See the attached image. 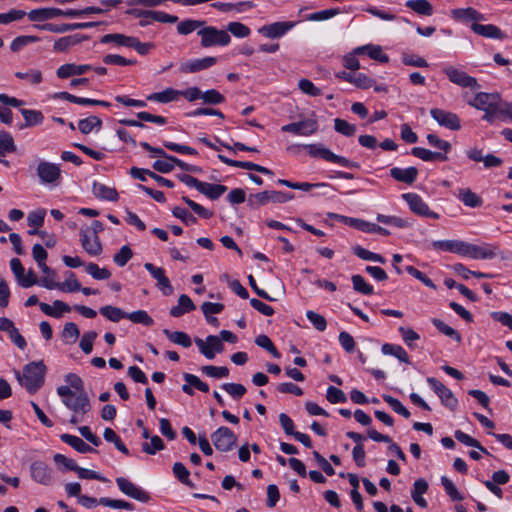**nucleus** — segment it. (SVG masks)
Instances as JSON below:
<instances>
[{
    "label": "nucleus",
    "mask_w": 512,
    "mask_h": 512,
    "mask_svg": "<svg viewBox=\"0 0 512 512\" xmlns=\"http://www.w3.org/2000/svg\"><path fill=\"white\" fill-rule=\"evenodd\" d=\"M402 198L409 205L410 210L422 217L438 219L440 216L438 213L431 211L428 205L424 202V200L415 193H405L402 195Z\"/></svg>",
    "instance_id": "obj_8"
},
{
    "label": "nucleus",
    "mask_w": 512,
    "mask_h": 512,
    "mask_svg": "<svg viewBox=\"0 0 512 512\" xmlns=\"http://www.w3.org/2000/svg\"><path fill=\"white\" fill-rule=\"evenodd\" d=\"M318 122L314 118H307L298 122H293L282 126L283 132H289L296 135L310 136L318 131Z\"/></svg>",
    "instance_id": "obj_9"
},
{
    "label": "nucleus",
    "mask_w": 512,
    "mask_h": 512,
    "mask_svg": "<svg viewBox=\"0 0 512 512\" xmlns=\"http://www.w3.org/2000/svg\"><path fill=\"white\" fill-rule=\"evenodd\" d=\"M15 76L19 79H23L31 83L32 85H38L42 82V73L37 69H30L26 72H16Z\"/></svg>",
    "instance_id": "obj_59"
},
{
    "label": "nucleus",
    "mask_w": 512,
    "mask_h": 512,
    "mask_svg": "<svg viewBox=\"0 0 512 512\" xmlns=\"http://www.w3.org/2000/svg\"><path fill=\"white\" fill-rule=\"evenodd\" d=\"M390 175L396 181L412 184L417 179L418 169L416 167H408L405 169L394 167L390 169Z\"/></svg>",
    "instance_id": "obj_27"
},
{
    "label": "nucleus",
    "mask_w": 512,
    "mask_h": 512,
    "mask_svg": "<svg viewBox=\"0 0 512 512\" xmlns=\"http://www.w3.org/2000/svg\"><path fill=\"white\" fill-rule=\"evenodd\" d=\"M294 198V194L285 193L281 191H263L256 194H251L247 200V203L252 208H258L266 205L269 202L272 203H285Z\"/></svg>",
    "instance_id": "obj_4"
},
{
    "label": "nucleus",
    "mask_w": 512,
    "mask_h": 512,
    "mask_svg": "<svg viewBox=\"0 0 512 512\" xmlns=\"http://www.w3.org/2000/svg\"><path fill=\"white\" fill-rule=\"evenodd\" d=\"M412 155L417 158H420L423 161H447L448 157L446 154L441 152H433L428 149L422 147H414L411 150Z\"/></svg>",
    "instance_id": "obj_40"
},
{
    "label": "nucleus",
    "mask_w": 512,
    "mask_h": 512,
    "mask_svg": "<svg viewBox=\"0 0 512 512\" xmlns=\"http://www.w3.org/2000/svg\"><path fill=\"white\" fill-rule=\"evenodd\" d=\"M30 474L34 481L42 485H50L53 481V470L43 461H34L30 465Z\"/></svg>",
    "instance_id": "obj_17"
},
{
    "label": "nucleus",
    "mask_w": 512,
    "mask_h": 512,
    "mask_svg": "<svg viewBox=\"0 0 512 512\" xmlns=\"http://www.w3.org/2000/svg\"><path fill=\"white\" fill-rule=\"evenodd\" d=\"M37 175L44 184L57 182L61 177L60 166L48 161H40L37 166Z\"/></svg>",
    "instance_id": "obj_15"
},
{
    "label": "nucleus",
    "mask_w": 512,
    "mask_h": 512,
    "mask_svg": "<svg viewBox=\"0 0 512 512\" xmlns=\"http://www.w3.org/2000/svg\"><path fill=\"white\" fill-rule=\"evenodd\" d=\"M195 308L196 307L190 297L186 294H182L179 296L178 305L170 309V315L173 317H180L185 313L195 310Z\"/></svg>",
    "instance_id": "obj_38"
},
{
    "label": "nucleus",
    "mask_w": 512,
    "mask_h": 512,
    "mask_svg": "<svg viewBox=\"0 0 512 512\" xmlns=\"http://www.w3.org/2000/svg\"><path fill=\"white\" fill-rule=\"evenodd\" d=\"M451 16L453 19L461 22L485 20L484 15L472 7L453 9L451 10Z\"/></svg>",
    "instance_id": "obj_25"
},
{
    "label": "nucleus",
    "mask_w": 512,
    "mask_h": 512,
    "mask_svg": "<svg viewBox=\"0 0 512 512\" xmlns=\"http://www.w3.org/2000/svg\"><path fill=\"white\" fill-rule=\"evenodd\" d=\"M226 190L227 187L224 185L203 182L199 192L210 199L216 200L224 194Z\"/></svg>",
    "instance_id": "obj_45"
},
{
    "label": "nucleus",
    "mask_w": 512,
    "mask_h": 512,
    "mask_svg": "<svg viewBox=\"0 0 512 512\" xmlns=\"http://www.w3.org/2000/svg\"><path fill=\"white\" fill-rule=\"evenodd\" d=\"M465 241L462 240H437L432 243L436 250L456 253L462 256Z\"/></svg>",
    "instance_id": "obj_32"
},
{
    "label": "nucleus",
    "mask_w": 512,
    "mask_h": 512,
    "mask_svg": "<svg viewBox=\"0 0 512 512\" xmlns=\"http://www.w3.org/2000/svg\"><path fill=\"white\" fill-rule=\"evenodd\" d=\"M163 333L171 342H173L177 345L188 348L192 344V340L186 332L170 331L168 329H164Z\"/></svg>",
    "instance_id": "obj_43"
},
{
    "label": "nucleus",
    "mask_w": 512,
    "mask_h": 512,
    "mask_svg": "<svg viewBox=\"0 0 512 512\" xmlns=\"http://www.w3.org/2000/svg\"><path fill=\"white\" fill-rule=\"evenodd\" d=\"M116 483L120 491L125 495L144 503L150 500L149 494L140 487L136 486L130 480L124 477H118L116 479Z\"/></svg>",
    "instance_id": "obj_14"
},
{
    "label": "nucleus",
    "mask_w": 512,
    "mask_h": 512,
    "mask_svg": "<svg viewBox=\"0 0 512 512\" xmlns=\"http://www.w3.org/2000/svg\"><path fill=\"white\" fill-rule=\"evenodd\" d=\"M130 175L133 177V178H136V179H139L141 181H145L146 180V175L151 177L153 179V181H156L159 185L161 186H165V187H168V188H173L174 187V183L169 180V179H166L148 169H142V168H137V167H132L130 169Z\"/></svg>",
    "instance_id": "obj_22"
},
{
    "label": "nucleus",
    "mask_w": 512,
    "mask_h": 512,
    "mask_svg": "<svg viewBox=\"0 0 512 512\" xmlns=\"http://www.w3.org/2000/svg\"><path fill=\"white\" fill-rule=\"evenodd\" d=\"M164 448L165 444L163 440L157 435L150 438V443L145 442L142 444L143 452L149 455H154L157 451L163 450Z\"/></svg>",
    "instance_id": "obj_56"
},
{
    "label": "nucleus",
    "mask_w": 512,
    "mask_h": 512,
    "mask_svg": "<svg viewBox=\"0 0 512 512\" xmlns=\"http://www.w3.org/2000/svg\"><path fill=\"white\" fill-rule=\"evenodd\" d=\"M16 146L13 137L6 131H0V154L4 155L6 152H14Z\"/></svg>",
    "instance_id": "obj_61"
},
{
    "label": "nucleus",
    "mask_w": 512,
    "mask_h": 512,
    "mask_svg": "<svg viewBox=\"0 0 512 512\" xmlns=\"http://www.w3.org/2000/svg\"><path fill=\"white\" fill-rule=\"evenodd\" d=\"M144 268L156 280V287L162 291L165 296L173 293V287L169 278L165 275V270L162 267H157L152 263H145Z\"/></svg>",
    "instance_id": "obj_13"
},
{
    "label": "nucleus",
    "mask_w": 512,
    "mask_h": 512,
    "mask_svg": "<svg viewBox=\"0 0 512 512\" xmlns=\"http://www.w3.org/2000/svg\"><path fill=\"white\" fill-rule=\"evenodd\" d=\"M431 117L441 126L450 130H459L461 128L459 117L452 112L443 109L434 108L430 111Z\"/></svg>",
    "instance_id": "obj_16"
},
{
    "label": "nucleus",
    "mask_w": 512,
    "mask_h": 512,
    "mask_svg": "<svg viewBox=\"0 0 512 512\" xmlns=\"http://www.w3.org/2000/svg\"><path fill=\"white\" fill-rule=\"evenodd\" d=\"M220 337L216 335H209L205 340L201 338H195L194 342L199 348L201 354L207 359H214L216 343L219 342Z\"/></svg>",
    "instance_id": "obj_24"
},
{
    "label": "nucleus",
    "mask_w": 512,
    "mask_h": 512,
    "mask_svg": "<svg viewBox=\"0 0 512 512\" xmlns=\"http://www.w3.org/2000/svg\"><path fill=\"white\" fill-rule=\"evenodd\" d=\"M382 398L396 413L402 415L405 418H409L411 416L409 410L403 406L398 399L387 394H384Z\"/></svg>",
    "instance_id": "obj_55"
},
{
    "label": "nucleus",
    "mask_w": 512,
    "mask_h": 512,
    "mask_svg": "<svg viewBox=\"0 0 512 512\" xmlns=\"http://www.w3.org/2000/svg\"><path fill=\"white\" fill-rule=\"evenodd\" d=\"M458 198L464 203L465 206L475 208L482 205V199L469 188H462L458 191Z\"/></svg>",
    "instance_id": "obj_41"
},
{
    "label": "nucleus",
    "mask_w": 512,
    "mask_h": 512,
    "mask_svg": "<svg viewBox=\"0 0 512 512\" xmlns=\"http://www.w3.org/2000/svg\"><path fill=\"white\" fill-rule=\"evenodd\" d=\"M216 62L217 58L211 56L195 59L182 63L180 71L183 73H195L213 66Z\"/></svg>",
    "instance_id": "obj_21"
},
{
    "label": "nucleus",
    "mask_w": 512,
    "mask_h": 512,
    "mask_svg": "<svg viewBox=\"0 0 512 512\" xmlns=\"http://www.w3.org/2000/svg\"><path fill=\"white\" fill-rule=\"evenodd\" d=\"M198 36L201 38L200 45L203 48L226 46L231 41V37L227 31L214 26H207L206 23L198 30Z\"/></svg>",
    "instance_id": "obj_2"
},
{
    "label": "nucleus",
    "mask_w": 512,
    "mask_h": 512,
    "mask_svg": "<svg viewBox=\"0 0 512 512\" xmlns=\"http://www.w3.org/2000/svg\"><path fill=\"white\" fill-rule=\"evenodd\" d=\"M427 382L440 398L443 405L454 410L458 404L452 391L434 377H428Z\"/></svg>",
    "instance_id": "obj_12"
},
{
    "label": "nucleus",
    "mask_w": 512,
    "mask_h": 512,
    "mask_svg": "<svg viewBox=\"0 0 512 512\" xmlns=\"http://www.w3.org/2000/svg\"><path fill=\"white\" fill-rule=\"evenodd\" d=\"M89 36L82 34H73L65 37H61L56 40L54 44V50L57 52H66L70 47L75 46L82 41L88 40Z\"/></svg>",
    "instance_id": "obj_30"
},
{
    "label": "nucleus",
    "mask_w": 512,
    "mask_h": 512,
    "mask_svg": "<svg viewBox=\"0 0 512 512\" xmlns=\"http://www.w3.org/2000/svg\"><path fill=\"white\" fill-rule=\"evenodd\" d=\"M61 9L58 8H41L31 10L27 15L30 21H45L59 17Z\"/></svg>",
    "instance_id": "obj_37"
},
{
    "label": "nucleus",
    "mask_w": 512,
    "mask_h": 512,
    "mask_svg": "<svg viewBox=\"0 0 512 512\" xmlns=\"http://www.w3.org/2000/svg\"><path fill=\"white\" fill-rule=\"evenodd\" d=\"M330 217L337 218L345 223H349L351 226L355 227L356 229L367 232V233H378L384 236H388L390 232L374 223H370L364 220L355 219V218H348L346 216H341L337 214H329Z\"/></svg>",
    "instance_id": "obj_11"
},
{
    "label": "nucleus",
    "mask_w": 512,
    "mask_h": 512,
    "mask_svg": "<svg viewBox=\"0 0 512 512\" xmlns=\"http://www.w3.org/2000/svg\"><path fill=\"white\" fill-rule=\"evenodd\" d=\"M213 445L218 451H231L236 443L237 436L228 427L222 426L211 434Z\"/></svg>",
    "instance_id": "obj_6"
},
{
    "label": "nucleus",
    "mask_w": 512,
    "mask_h": 512,
    "mask_svg": "<svg viewBox=\"0 0 512 512\" xmlns=\"http://www.w3.org/2000/svg\"><path fill=\"white\" fill-rule=\"evenodd\" d=\"M471 29L474 33L486 37V38H492V39H503L504 34L503 32L495 25L493 24H479V23H473L471 25Z\"/></svg>",
    "instance_id": "obj_29"
},
{
    "label": "nucleus",
    "mask_w": 512,
    "mask_h": 512,
    "mask_svg": "<svg viewBox=\"0 0 512 512\" xmlns=\"http://www.w3.org/2000/svg\"><path fill=\"white\" fill-rule=\"evenodd\" d=\"M45 372L46 366L43 361L31 362L24 366L22 375L16 372V377L20 385L33 394L44 384Z\"/></svg>",
    "instance_id": "obj_1"
},
{
    "label": "nucleus",
    "mask_w": 512,
    "mask_h": 512,
    "mask_svg": "<svg viewBox=\"0 0 512 512\" xmlns=\"http://www.w3.org/2000/svg\"><path fill=\"white\" fill-rule=\"evenodd\" d=\"M334 128L338 133L343 134L348 137L353 136L357 130V128L354 124H350L346 120H343L340 118H336L334 120Z\"/></svg>",
    "instance_id": "obj_62"
},
{
    "label": "nucleus",
    "mask_w": 512,
    "mask_h": 512,
    "mask_svg": "<svg viewBox=\"0 0 512 512\" xmlns=\"http://www.w3.org/2000/svg\"><path fill=\"white\" fill-rule=\"evenodd\" d=\"M482 119L491 124L496 120L512 122V103L504 101L499 94L495 106L490 111H487V114H484Z\"/></svg>",
    "instance_id": "obj_5"
},
{
    "label": "nucleus",
    "mask_w": 512,
    "mask_h": 512,
    "mask_svg": "<svg viewBox=\"0 0 512 512\" xmlns=\"http://www.w3.org/2000/svg\"><path fill=\"white\" fill-rule=\"evenodd\" d=\"M180 98V90L174 88H167L161 92H155L147 96L148 101L159 103H169L177 101Z\"/></svg>",
    "instance_id": "obj_34"
},
{
    "label": "nucleus",
    "mask_w": 512,
    "mask_h": 512,
    "mask_svg": "<svg viewBox=\"0 0 512 512\" xmlns=\"http://www.w3.org/2000/svg\"><path fill=\"white\" fill-rule=\"evenodd\" d=\"M39 41V37L37 36H33V35H23V36H18L16 37L11 45H10V48L13 52H18L20 51L23 47L31 44V43H35Z\"/></svg>",
    "instance_id": "obj_58"
},
{
    "label": "nucleus",
    "mask_w": 512,
    "mask_h": 512,
    "mask_svg": "<svg viewBox=\"0 0 512 512\" xmlns=\"http://www.w3.org/2000/svg\"><path fill=\"white\" fill-rule=\"evenodd\" d=\"M443 72L452 83L458 86L470 88L473 90L480 88V85L476 78L468 75L466 72L459 70L453 66L445 67L443 69Z\"/></svg>",
    "instance_id": "obj_7"
},
{
    "label": "nucleus",
    "mask_w": 512,
    "mask_h": 512,
    "mask_svg": "<svg viewBox=\"0 0 512 512\" xmlns=\"http://www.w3.org/2000/svg\"><path fill=\"white\" fill-rule=\"evenodd\" d=\"M60 439L70 445L72 448H74L79 453H92L96 452L94 448H92L90 445L85 443L81 438L70 435V434H62L60 436Z\"/></svg>",
    "instance_id": "obj_35"
},
{
    "label": "nucleus",
    "mask_w": 512,
    "mask_h": 512,
    "mask_svg": "<svg viewBox=\"0 0 512 512\" xmlns=\"http://www.w3.org/2000/svg\"><path fill=\"white\" fill-rule=\"evenodd\" d=\"M86 272L90 274L94 279L97 280H106L111 276V272L106 268H100L95 263H89L86 266Z\"/></svg>",
    "instance_id": "obj_63"
},
{
    "label": "nucleus",
    "mask_w": 512,
    "mask_h": 512,
    "mask_svg": "<svg viewBox=\"0 0 512 512\" xmlns=\"http://www.w3.org/2000/svg\"><path fill=\"white\" fill-rule=\"evenodd\" d=\"M100 313L112 322H118L122 318H126V312L114 306H103L100 308Z\"/></svg>",
    "instance_id": "obj_50"
},
{
    "label": "nucleus",
    "mask_w": 512,
    "mask_h": 512,
    "mask_svg": "<svg viewBox=\"0 0 512 512\" xmlns=\"http://www.w3.org/2000/svg\"><path fill=\"white\" fill-rule=\"evenodd\" d=\"M41 285L49 290L59 289L63 292H76L81 289V284L73 272H67V279L63 283H59L53 278H42Z\"/></svg>",
    "instance_id": "obj_10"
},
{
    "label": "nucleus",
    "mask_w": 512,
    "mask_h": 512,
    "mask_svg": "<svg viewBox=\"0 0 512 512\" xmlns=\"http://www.w3.org/2000/svg\"><path fill=\"white\" fill-rule=\"evenodd\" d=\"M126 318L132 321L133 323H139L144 326H152L154 324V320L144 310L126 313Z\"/></svg>",
    "instance_id": "obj_53"
},
{
    "label": "nucleus",
    "mask_w": 512,
    "mask_h": 512,
    "mask_svg": "<svg viewBox=\"0 0 512 512\" xmlns=\"http://www.w3.org/2000/svg\"><path fill=\"white\" fill-rule=\"evenodd\" d=\"M64 405L73 411V413L81 414L84 416L91 410L90 400L86 394V392L74 393V397H70V399L63 400Z\"/></svg>",
    "instance_id": "obj_18"
},
{
    "label": "nucleus",
    "mask_w": 512,
    "mask_h": 512,
    "mask_svg": "<svg viewBox=\"0 0 512 512\" xmlns=\"http://www.w3.org/2000/svg\"><path fill=\"white\" fill-rule=\"evenodd\" d=\"M80 241L83 249L91 256H97L102 252V245L98 236H90L87 231H80Z\"/></svg>",
    "instance_id": "obj_23"
},
{
    "label": "nucleus",
    "mask_w": 512,
    "mask_h": 512,
    "mask_svg": "<svg viewBox=\"0 0 512 512\" xmlns=\"http://www.w3.org/2000/svg\"><path fill=\"white\" fill-rule=\"evenodd\" d=\"M428 490V483L424 479H418L414 482L413 490L411 492V497L414 500V502L422 507L425 508L427 506L426 500L422 497L424 493H426Z\"/></svg>",
    "instance_id": "obj_39"
},
{
    "label": "nucleus",
    "mask_w": 512,
    "mask_h": 512,
    "mask_svg": "<svg viewBox=\"0 0 512 512\" xmlns=\"http://www.w3.org/2000/svg\"><path fill=\"white\" fill-rule=\"evenodd\" d=\"M102 126V121L97 116H90L85 119H81L78 122V129L83 134H89L94 128L100 129Z\"/></svg>",
    "instance_id": "obj_49"
},
{
    "label": "nucleus",
    "mask_w": 512,
    "mask_h": 512,
    "mask_svg": "<svg viewBox=\"0 0 512 512\" xmlns=\"http://www.w3.org/2000/svg\"><path fill=\"white\" fill-rule=\"evenodd\" d=\"M303 147L308 150L309 155L313 158H321L327 162L336 163L340 166L348 168L359 167L357 163H354L343 156L333 153L322 144H306L303 145Z\"/></svg>",
    "instance_id": "obj_3"
},
{
    "label": "nucleus",
    "mask_w": 512,
    "mask_h": 512,
    "mask_svg": "<svg viewBox=\"0 0 512 512\" xmlns=\"http://www.w3.org/2000/svg\"><path fill=\"white\" fill-rule=\"evenodd\" d=\"M204 24L205 21L202 20L186 19L177 25V32L180 35L185 36L191 34L194 31L198 33V30L201 29Z\"/></svg>",
    "instance_id": "obj_46"
},
{
    "label": "nucleus",
    "mask_w": 512,
    "mask_h": 512,
    "mask_svg": "<svg viewBox=\"0 0 512 512\" xmlns=\"http://www.w3.org/2000/svg\"><path fill=\"white\" fill-rule=\"evenodd\" d=\"M20 112L25 119V124L20 126L21 129L23 127H32L35 125H39L44 120V116L42 112L39 110L21 109Z\"/></svg>",
    "instance_id": "obj_44"
},
{
    "label": "nucleus",
    "mask_w": 512,
    "mask_h": 512,
    "mask_svg": "<svg viewBox=\"0 0 512 512\" xmlns=\"http://www.w3.org/2000/svg\"><path fill=\"white\" fill-rule=\"evenodd\" d=\"M383 354L392 355L398 358L401 362L410 363L409 356L403 347L394 344H384L381 348Z\"/></svg>",
    "instance_id": "obj_48"
},
{
    "label": "nucleus",
    "mask_w": 512,
    "mask_h": 512,
    "mask_svg": "<svg viewBox=\"0 0 512 512\" xmlns=\"http://www.w3.org/2000/svg\"><path fill=\"white\" fill-rule=\"evenodd\" d=\"M353 289L364 295H371L374 292L373 287L368 284L361 275H353L351 277Z\"/></svg>",
    "instance_id": "obj_52"
},
{
    "label": "nucleus",
    "mask_w": 512,
    "mask_h": 512,
    "mask_svg": "<svg viewBox=\"0 0 512 512\" xmlns=\"http://www.w3.org/2000/svg\"><path fill=\"white\" fill-rule=\"evenodd\" d=\"M173 473L175 475V477L183 484L187 485V486H190V487H193L190 479H189V476H190V472L188 471V469L181 463V462H176L174 463L173 465Z\"/></svg>",
    "instance_id": "obj_60"
},
{
    "label": "nucleus",
    "mask_w": 512,
    "mask_h": 512,
    "mask_svg": "<svg viewBox=\"0 0 512 512\" xmlns=\"http://www.w3.org/2000/svg\"><path fill=\"white\" fill-rule=\"evenodd\" d=\"M92 191L96 198L107 200V201H117L118 200V192L115 188L106 186L99 182H94L92 185Z\"/></svg>",
    "instance_id": "obj_33"
},
{
    "label": "nucleus",
    "mask_w": 512,
    "mask_h": 512,
    "mask_svg": "<svg viewBox=\"0 0 512 512\" xmlns=\"http://www.w3.org/2000/svg\"><path fill=\"white\" fill-rule=\"evenodd\" d=\"M498 96L499 93L497 92H479L475 95L473 100L468 102V104L477 110L483 111L484 114H487V111H490L495 106Z\"/></svg>",
    "instance_id": "obj_19"
},
{
    "label": "nucleus",
    "mask_w": 512,
    "mask_h": 512,
    "mask_svg": "<svg viewBox=\"0 0 512 512\" xmlns=\"http://www.w3.org/2000/svg\"><path fill=\"white\" fill-rule=\"evenodd\" d=\"M462 256L472 259H492L495 257V253L481 246L465 242Z\"/></svg>",
    "instance_id": "obj_31"
},
{
    "label": "nucleus",
    "mask_w": 512,
    "mask_h": 512,
    "mask_svg": "<svg viewBox=\"0 0 512 512\" xmlns=\"http://www.w3.org/2000/svg\"><path fill=\"white\" fill-rule=\"evenodd\" d=\"M294 25V22L290 21L275 22L269 25H264L258 30V32L267 38L276 39L286 34L292 27H294Z\"/></svg>",
    "instance_id": "obj_20"
},
{
    "label": "nucleus",
    "mask_w": 512,
    "mask_h": 512,
    "mask_svg": "<svg viewBox=\"0 0 512 512\" xmlns=\"http://www.w3.org/2000/svg\"><path fill=\"white\" fill-rule=\"evenodd\" d=\"M405 6L419 15L431 16L433 14V6L427 0H408Z\"/></svg>",
    "instance_id": "obj_42"
},
{
    "label": "nucleus",
    "mask_w": 512,
    "mask_h": 512,
    "mask_svg": "<svg viewBox=\"0 0 512 512\" xmlns=\"http://www.w3.org/2000/svg\"><path fill=\"white\" fill-rule=\"evenodd\" d=\"M354 53H367L371 59L377 60L381 63H387L389 61V57L383 53L382 48L372 44L357 47L354 49Z\"/></svg>",
    "instance_id": "obj_36"
},
{
    "label": "nucleus",
    "mask_w": 512,
    "mask_h": 512,
    "mask_svg": "<svg viewBox=\"0 0 512 512\" xmlns=\"http://www.w3.org/2000/svg\"><path fill=\"white\" fill-rule=\"evenodd\" d=\"M80 335L78 326L73 322H68L64 325L62 331V338L66 343H74Z\"/></svg>",
    "instance_id": "obj_57"
},
{
    "label": "nucleus",
    "mask_w": 512,
    "mask_h": 512,
    "mask_svg": "<svg viewBox=\"0 0 512 512\" xmlns=\"http://www.w3.org/2000/svg\"><path fill=\"white\" fill-rule=\"evenodd\" d=\"M90 69H91V66L87 65V64L77 65L74 63H67V64L61 65L57 69L56 75L60 79H66L71 76L82 75Z\"/></svg>",
    "instance_id": "obj_26"
},
{
    "label": "nucleus",
    "mask_w": 512,
    "mask_h": 512,
    "mask_svg": "<svg viewBox=\"0 0 512 512\" xmlns=\"http://www.w3.org/2000/svg\"><path fill=\"white\" fill-rule=\"evenodd\" d=\"M353 252L360 259L367 260V261H374V262H378L381 264L385 263V259L380 254L371 252L361 246L354 247Z\"/></svg>",
    "instance_id": "obj_54"
},
{
    "label": "nucleus",
    "mask_w": 512,
    "mask_h": 512,
    "mask_svg": "<svg viewBox=\"0 0 512 512\" xmlns=\"http://www.w3.org/2000/svg\"><path fill=\"white\" fill-rule=\"evenodd\" d=\"M376 219L378 222H381V223H384L387 225H391V226H395L398 228H407L411 225V223L407 219L397 217V216H387V215H383V214H378Z\"/></svg>",
    "instance_id": "obj_51"
},
{
    "label": "nucleus",
    "mask_w": 512,
    "mask_h": 512,
    "mask_svg": "<svg viewBox=\"0 0 512 512\" xmlns=\"http://www.w3.org/2000/svg\"><path fill=\"white\" fill-rule=\"evenodd\" d=\"M133 257V251L127 245L121 247V249L113 256V261L120 267L125 266L128 261Z\"/></svg>",
    "instance_id": "obj_64"
},
{
    "label": "nucleus",
    "mask_w": 512,
    "mask_h": 512,
    "mask_svg": "<svg viewBox=\"0 0 512 512\" xmlns=\"http://www.w3.org/2000/svg\"><path fill=\"white\" fill-rule=\"evenodd\" d=\"M133 38L131 36H126L124 34L114 33V34H106L101 37L100 42L103 44L107 43H115L119 46L130 47L133 44Z\"/></svg>",
    "instance_id": "obj_47"
},
{
    "label": "nucleus",
    "mask_w": 512,
    "mask_h": 512,
    "mask_svg": "<svg viewBox=\"0 0 512 512\" xmlns=\"http://www.w3.org/2000/svg\"><path fill=\"white\" fill-rule=\"evenodd\" d=\"M96 25H98L97 22L67 23L60 25L49 23L43 25L42 28L54 33H63L66 31H72L77 29H86L94 27Z\"/></svg>",
    "instance_id": "obj_28"
}]
</instances>
